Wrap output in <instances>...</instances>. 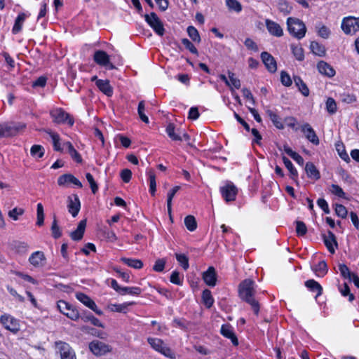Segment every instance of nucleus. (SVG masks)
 Returning <instances> with one entry per match:
<instances>
[{"label":"nucleus","mask_w":359,"mask_h":359,"mask_svg":"<svg viewBox=\"0 0 359 359\" xmlns=\"http://www.w3.org/2000/svg\"><path fill=\"white\" fill-rule=\"evenodd\" d=\"M255 282L250 279H245L239 285L240 297L251 305L254 313L257 315L259 311L258 302L254 299Z\"/></svg>","instance_id":"obj_1"},{"label":"nucleus","mask_w":359,"mask_h":359,"mask_svg":"<svg viewBox=\"0 0 359 359\" xmlns=\"http://www.w3.org/2000/svg\"><path fill=\"white\" fill-rule=\"evenodd\" d=\"M25 128L26 125L23 123H0V138L17 135Z\"/></svg>","instance_id":"obj_2"},{"label":"nucleus","mask_w":359,"mask_h":359,"mask_svg":"<svg viewBox=\"0 0 359 359\" xmlns=\"http://www.w3.org/2000/svg\"><path fill=\"white\" fill-rule=\"evenodd\" d=\"M287 29L290 34L300 39L305 36L306 28L304 23L297 18H288Z\"/></svg>","instance_id":"obj_3"},{"label":"nucleus","mask_w":359,"mask_h":359,"mask_svg":"<svg viewBox=\"0 0 359 359\" xmlns=\"http://www.w3.org/2000/svg\"><path fill=\"white\" fill-rule=\"evenodd\" d=\"M147 341L155 351L171 359L176 358V354L167 346L164 341L158 338L149 337Z\"/></svg>","instance_id":"obj_4"},{"label":"nucleus","mask_w":359,"mask_h":359,"mask_svg":"<svg viewBox=\"0 0 359 359\" xmlns=\"http://www.w3.org/2000/svg\"><path fill=\"white\" fill-rule=\"evenodd\" d=\"M50 116L53 121L56 123H67L73 126L74 120L68 113H66L62 109L57 108L50 111Z\"/></svg>","instance_id":"obj_5"},{"label":"nucleus","mask_w":359,"mask_h":359,"mask_svg":"<svg viewBox=\"0 0 359 359\" xmlns=\"http://www.w3.org/2000/svg\"><path fill=\"white\" fill-rule=\"evenodd\" d=\"M341 29L346 34H354L359 31V18L347 17L344 18Z\"/></svg>","instance_id":"obj_6"},{"label":"nucleus","mask_w":359,"mask_h":359,"mask_svg":"<svg viewBox=\"0 0 359 359\" xmlns=\"http://www.w3.org/2000/svg\"><path fill=\"white\" fill-rule=\"evenodd\" d=\"M144 18L146 22L153 28L157 34L159 36L164 34L165 29L163 25L155 13L146 14Z\"/></svg>","instance_id":"obj_7"},{"label":"nucleus","mask_w":359,"mask_h":359,"mask_svg":"<svg viewBox=\"0 0 359 359\" xmlns=\"http://www.w3.org/2000/svg\"><path fill=\"white\" fill-rule=\"evenodd\" d=\"M59 311L72 320H76L79 318V313L76 309L63 300H60L57 304Z\"/></svg>","instance_id":"obj_8"},{"label":"nucleus","mask_w":359,"mask_h":359,"mask_svg":"<svg viewBox=\"0 0 359 359\" xmlns=\"http://www.w3.org/2000/svg\"><path fill=\"white\" fill-rule=\"evenodd\" d=\"M0 323L5 329L16 333L20 330V323L17 319L11 315L4 314L0 318Z\"/></svg>","instance_id":"obj_9"},{"label":"nucleus","mask_w":359,"mask_h":359,"mask_svg":"<svg viewBox=\"0 0 359 359\" xmlns=\"http://www.w3.org/2000/svg\"><path fill=\"white\" fill-rule=\"evenodd\" d=\"M220 191L225 201L230 202L236 200L238 189L233 183L229 182L225 186L221 187Z\"/></svg>","instance_id":"obj_10"},{"label":"nucleus","mask_w":359,"mask_h":359,"mask_svg":"<svg viewBox=\"0 0 359 359\" xmlns=\"http://www.w3.org/2000/svg\"><path fill=\"white\" fill-rule=\"evenodd\" d=\"M89 348L94 355L97 356L104 355L111 351L109 345L98 340L90 342Z\"/></svg>","instance_id":"obj_11"},{"label":"nucleus","mask_w":359,"mask_h":359,"mask_svg":"<svg viewBox=\"0 0 359 359\" xmlns=\"http://www.w3.org/2000/svg\"><path fill=\"white\" fill-rule=\"evenodd\" d=\"M76 297L84 305L93 310L96 314L99 316H102L103 314L102 311L97 309L95 302L84 293L78 292L76 294Z\"/></svg>","instance_id":"obj_12"},{"label":"nucleus","mask_w":359,"mask_h":359,"mask_svg":"<svg viewBox=\"0 0 359 359\" xmlns=\"http://www.w3.org/2000/svg\"><path fill=\"white\" fill-rule=\"evenodd\" d=\"M56 345L60 351L61 359H76L75 354L68 344L59 341Z\"/></svg>","instance_id":"obj_13"},{"label":"nucleus","mask_w":359,"mask_h":359,"mask_svg":"<svg viewBox=\"0 0 359 359\" xmlns=\"http://www.w3.org/2000/svg\"><path fill=\"white\" fill-rule=\"evenodd\" d=\"M67 208L68 211L74 217L78 215L81 208V203L76 194L68 197Z\"/></svg>","instance_id":"obj_14"},{"label":"nucleus","mask_w":359,"mask_h":359,"mask_svg":"<svg viewBox=\"0 0 359 359\" xmlns=\"http://www.w3.org/2000/svg\"><path fill=\"white\" fill-rule=\"evenodd\" d=\"M261 58L266 69L270 72L273 73L277 70L276 62L271 54L267 52H262Z\"/></svg>","instance_id":"obj_15"},{"label":"nucleus","mask_w":359,"mask_h":359,"mask_svg":"<svg viewBox=\"0 0 359 359\" xmlns=\"http://www.w3.org/2000/svg\"><path fill=\"white\" fill-rule=\"evenodd\" d=\"M301 129L308 140L315 145H318L319 144V139L318 136L309 123H304L302 125Z\"/></svg>","instance_id":"obj_16"},{"label":"nucleus","mask_w":359,"mask_h":359,"mask_svg":"<svg viewBox=\"0 0 359 359\" xmlns=\"http://www.w3.org/2000/svg\"><path fill=\"white\" fill-rule=\"evenodd\" d=\"M68 183H72L79 188L82 187L81 182L72 174H64L60 176L57 179V184L59 186H65Z\"/></svg>","instance_id":"obj_17"},{"label":"nucleus","mask_w":359,"mask_h":359,"mask_svg":"<svg viewBox=\"0 0 359 359\" xmlns=\"http://www.w3.org/2000/svg\"><path fill=\"white\" fill-rule=\"evenodd\" d=\"M203 279L208 285L215 286L217 282L215 269L213 266L208 267V270L203 273Z\"/></svg>","instance_id":"obj_18"},{"label":"nucleus","mask_w":359,"mask_h":359,"mask_svg":"<svg viewBox=\"0 0 359 359\" xmlns=\"http://www.w3.org/2000/svg\"><path fill=\"white\" fill-rule=\"evenodd\" d=\"M265 24L267 30L271 34L277 37L283 36V31L279 24L269 19L265 20Z\"/></svg>","instance_id":"obj_19"},{"label":"nucleus","mask_w":359,"mask_h":359,"mask_svg":"<svg viewBox=\"0 0 359 359\" xmlns=\"http://www.w3.org/2000/svg\"><path fill=\"white\" fill-rule=\"evenodd\" d=\"M323 241L329 252L332 254L334 253V246H337L334 234L332 231H328L327 233L323 236Z\"/></svg>","instance_id":"obj_20"},{"label":"nucleus","mask_w":359,"mask_h":359,"mask_svg":"<svg viewBox=\"0 0 359 359\" xmlns=\"http://www.w3.org/2000/svg\"><path fill=\"white\" fill-rule=\"evenodd\" d=\"M221 334L224 337L230 339L233 345L237 346L238 344V339L234 334L233 327L230 325H223L221 327Z\"/></svg>","instance_id":"obj_21"},{"label":"nucleus","mask_w":359,"mask_h":359,"mask_svg":"<svg viewBox=\"0 0 359 359\" xmlns=\"http://www.w3.org/2000/svg\"><path fill=\"white\" fill-rule=\"evenodd\" d=\"M45 260V255L41 251H36L32 253L29 258L30 264L35 267L43 266Z\"/></svg>","instance_id":"obj_22"},{"label":"nucleus","mask_w":359,"mask_h":359,"mask_svg":"<svg viewBox=\"0 0 359 359\" xmlns=\"http://www.w3.org/2000/svg\"><path fill=\"white\" fill-rule=\"evenodd\" d=\"M318 72L328 77H332L335 75V70L328 63L324 61H320L317 65Z\"/></svg>","instance_id":"obj_23"},{"label":"nucleus","mask_w":359,"mask_h":359,"mask_svg":"<svg viewBox=\"0 0 359 359\" xmlns=\"http://www.w3.org/2000/svg\"><path fill=\"white\" fill-rule=\"evenodd\" d=\"M94 61L99 65L107 67L109 63V56L104 50H97L93 56Z\"/></svg>","instance_id":"obj_24"},{"label":"nucleus","mask_w":359,"mask_h":359,"mask_svg":"<svg viewBox=\"0 0 359 359\" xmlns=\"http://www.w3.org/2000/svg\"><path fill=\"white\" fill-rule=\"evenodd\" d=\"M86 226V221L81 220L76 228V229L70 233V237L74 241H80L84 234L85 228Z\"/></svg>","instance_id":"obj_25"},{"label":"nucleus","mask_w":359,"mask_h":359,"mask_svg":"<svg viewBox=\"0 0 359 359\" xmlns=\"http://www.w3.org/2000/svg\"><path fill=\"white\" fill-rule=\"evenodd\" d=\"M96 85L97 88L106 95L111 96L113 93V88L109 84V81L108 80H97Z\"/></svg>","instance_id":"obj_26"},{"label":"nucleus","mask_w":359,"mask_h":359,"mask_svg":"<svg viewBox=\"0 0 359 359\" xmlns=\"http://www.w3.org/2000/svg\"><path fill=\"white\" fill-rule=\"evenodd\" d=\"M305 171L310 178L318 180L320 177V172L317 170L316 167L311 162H308L305 166Z\"/></svg>","instance_id":"obj_27"},{"label":"nucleus","mask_w":359,"mask_h":359,"mask_svg":"<svg viewBox=\"0 0 359 359\" xmlns=\"http://www.w3.org/2000/svg\"><path fill=\"white\" fill-rule=\"evenodd\" d=\"M27 18V15L25 13H20L15 20L12 32L14 34L19 33L22 30V25Z\"/></svg>","instance_id":"obj_28"},{"label":"nucleus","mask_w":359,"mask_h":359,"mask_svg":"<svg viewBox=\"0 0 359 359\" xmlns=\"http://www.w3.org/2000/svg\"><path fill=\"white\" fill-rule=\"evenodd\" d=\"M305 285L311 291H312L313 292H316V298H317V297L320 296L322 294L323 288L320 286V285L318 282H316V280H314L313 279L309 280L305 282Z\"/></svg>","instance_id":"obj_29"},{"label":"nucleus","mask_w":359,"mask_h":359,"mask_svg":"<svg viewBox=\"0 0 359 359\" xmlns=\"http://www.w3.org/2000/svg\"><path fill=\"white\" fill-rule=\"evenodd\" d=\"M294 82L295 85L298 87L299 91L304 95L308 96L309 95V90L306 85V83L302 81V79L297 76H294Z\"/></svg>","instance_id":"obj_30"},{"label":"nucleus","mask_w":359,"mask_h":359,"mask_svg":"<svg viewBox=\"0 0 359 359\" xmlns=\"http://www.w3.org/2000/svg\"><path fill=\"white\" fill-rule=\"evenodd\" d=\"M310 48L315 55L322 57L325 54V48L316 41H312Z\"/></svg>","instance_id":"obj_31"},{"label":"nucleus","mask_w":359,"mask_h":359,"mask_svg":"<svg viewBox=\"0 0 359 359\" xmlns=\"http://www.w3.org/2000/svg\"><path fill=\"white\" fill-rule=\"evenodd\" d=\"M266 114L277 128L283 129L284 128L281 118L275 112L271 110H267Z\"/></svg>","instance_id":"obj_32"},{"label":"nucleus","mask_w":359,"mask_h":359,"mask_svg":"<svg viewBox=\"0 0 359 359\" xmlns=\"http://www.w3.org/2000/svg\"><path fill=\"white\" fill-rule=\"evenodd\" d=\"M121 260L128 266L134 269H141L143 266L142 262L140 259L122 257Z\"/></svg>","instance_id":"obj_33"},{"label":"nucleus","mask_w":359,"mask_h":359,"mask_svg":"<svg viewBox=\"0 0 359 359\" xmlns=\"http://www.w3.org/2000/svg\"><path fill=\"white\" fill-rule=\"evenodd\" d=\"M142 292V289L138 287H123L119 294L121 295H139Z\"/></svg>","instance_id":"obj_34"},{"label":"nucleus","mask_w":359,"mask_h":359,"mask_svg":"<svg viewBox=\"0 0 359 359\" xmlns=\"http://www.w3.org/2000/svg\"><path fill=\"white\" fill-rule=\"evenodd\" d=\"M180 189V186H175L173 189H172L168 193V198H167V208H168V212L170 216L171 217V212H172V200L173 197L175 196V194Z\"/></svg>","instance_id":"obj_35"},{"label":"nucleus","mask_w":359,"mask_h":359,"mask_svg":"<svg viewBox=\"0 0 359 359\" xmlns=\"http://www.w3.org/2000/svg\"><path fill=\"white\" fill-rule=\"evenodd\" d=\"M202 299H203V304L208 308H210L214 303V299L212 296L211 292L208 289H205V290H203V294H202Z\"/></svg>","instance_id":"obj_36"},{"label":"nucleus","mask_w":359,"mask_h":359,"mask_svg":"<svg viewBox=\"0 0 359 359\" xmlns=\"http://www.w3.org/2000/svg\"><path fill=\"white\" fill-rule=\"evenodd\" d=\"M134 304V302L124 303L121 304H110L109 309L114 312H123L126 313L128 307Z\"/></svg>","instance_id":"obj_37"},{"label":"nucleus","mask_w":359,"mask_h":359,"mask_svg":"<svg viewBox=\"0 0 359 359\" xmlns=\"http://www.w3.org/2000/svg\"><path fill=\"white\" fill-rule=\"evenodd\" d=\"M313 270L318 276H323L327 272V264L325 262L321 261L313 268Z\"/></svg>","instance_id":"obj_38"},{"label":"nucleus","mask_w":359,"mask_h":359,"mask_svg":"<svg viewBox=\"0 0 359 359\" xmlns=\"http://www.w3.org/2000/svg\"><path fill=\"white\" fill-rule=\"evenodd\" d=\"M184 224L190 231H194L197 228L196 220L192 215H188L184 218Z\"/></svg>","instance_id":"obj_39"},{"label":"nucleus","mask_w":359,"mask_h":359,"mask_svg":"<svg viewBox=\"0 0 359 359\" xmlns=\"http://www.w3.org/2000/svg\"><path fill=\"white\" fill-rule=\"evenodd\" d=\"M166 133L168 135L172 140L175 141H181L182 140V137L176 134L175 133V126L172 123H169L166 128Z\"/></svg>","instance_id":"obj_40"},{"label":"nucleus","mask_w":359,"mask_h":359,"mask_svg":"<svg viewBox=\"0 0 359 359\" xmlns=\"http://www.w3.org/2000/svg\"><path fill=\"white\" fill-rule=\"evenodd\" d=\"M30 153L34 157L41 158L44 155V149L41 145L34 144L32 147Z\"/></svg>","instance_id":"obj_41"},{"label":"nucleus","mask_w":359,"mask_h":359,"mask_svg":"<svg viewBox=\"0 0 359 359\" xmlns=\"http://www.w3.org/2000/svg\"><path fill=\"white\" fill-rule=\"evenodd\" d=\"M187 34L194 41L199 43L201 41V37L198 30L193 26H189L187 27Z\"/></svg>","instance_id":"obj_42"},{"label":"nucleus","mask_w":359,"mask_h":359,"mask_svg":"<svg viewBox=\"0 0 359 359\" xmlns=\"http://www.w3.org/2000/svg\"><path fill=\"white\" fill-rule=\"evenodd\" d=\"M176 259L177 262L180 263V264L182 266V267L184 270H187L189 269V258L187 255L184 254H175Z\"/></svg>","instance_id":"obj_43"},{"label":"nucleus","mask_w":359,"mask_h":359,"mask_svg":"<svg viewBox=\"0 0 359 359\" xmlns=\"http://www.w3.org/2000/svg\"><path fill=\"white\" fill-rule=\"evenodd\" d=\"M283 161L285 165V167L287 168V170L290 171V175H292V178L297 177L298 175L297 170L293 166V164L292 162L285 156H283Z\"/></svg>","instance_id":"obj_44"},{"label":"nucleus","mask_w":359,"mask_h":359,"mask_svg":"<svg viewBox=\"0 0 359 359\" xmlns=\"http://www.w3.org/2000/svg\"><path fill=\"white\" fill-rule=\"evenodd\" d=\"M52 236L55 238H58L62 236V231L57 224V220L55 217H53V221L51 226Z\"/></svg>","instance_id":"obj_45"},{"label":"nucleus","mask_w":359,"mask_h":359,"mask_svg":"<svg viewBox=\"0 0 359 359\" xmlns=\"http://www.w3.org/2000/svg\"><path fill=\"white\" fill-rule=\"evenodd\" d=\"M145 104L144 101H140L138 104L137 112L140 119L145 123H149V118L144 114Z\"/></svg>","instance_id":"obj_46"},{"label":"nucleus","mask_w":359,"mask_h":359,"mask_svg":"<svg viewBox=\"0 0 359 359\" xmlns=\"http://www.w3.org/2000/svg\"><path fill=\"white\" fill-rule=\"evenodd\" d=\"M339 291L342 296H348V301L352 302L354 299V295L351 293L349 287L347 283H344L343 285L339 287Z\"/></svg>","instance_id":"obj_47"},{"label":"nucleus","mask_w":359,"mask_h":359,"mask_svg":"<svg viewBox=\"0 0 359 359\" xmlns=\"http://www.w3.org/2000/svg\"><path fill=\"white\" fill-rule=\"evenodd\" d=\"M81 318H82V320L84 322L90 321V323L93 325L97 326V327H103V325L100 321V320L97 319V318H95V316H93V315H88V316H86L84 317H82Z\"/></svg>","instance_id":"obj_48"},{"label":"nucleus","mask_w":359,"mask_h":359,"mask_svg":"<svg viewBox=\"0 0 359 359\" xmlns=\"http://www.w3.org/2000/svg\"><path fill=\"white\" fill-rule=\"evenodd\" d=\"M226 6L231 10L240 12L242 9L241 4L236 0H226Z\"/></svg>","instance_id":"obj_49"},{"label":"nucleus","mask_w":359,"mask_h":359,"mask_svg":"<svg viewBox=\"0 0 359 359\" xmlns=\"http://www.w3.org/2000/svg\"><path fill=\"white\" fill-rule=\"evenodd\" d=\"M296 231L298 236H304L307 232L306 224L302 221L296 222Z\"/></svg>","instance_id":"obj_50"},{"label":"nucleus","mask_w":359,"mask_h":359,"mask_svg":"<svg viewBox=\"0 0 359 359\" xmlns=\"http://www.w3.org/2000/svg\"><path fill=\"white\" fill-rule=\"evenodd\" d=\"M24 210L20 208H15L8 212V216L13 220H18V216L23 215Z\"/></svg>","instance_id":"obj_51"},{"label":"nucleus","mask_w":359,"mask_h":359,"mask_svg":"<svg viewBox=\"0 0 359 359\" xmlns=\"http://www.w3.org/2000/svg\"><path fill=\"white\" fill-rule=\"evenodd\" d=\"M182 43L188 49L191 53L198 55V50L194 44L187 39H182Z\"/></svg>","instance_id":"obj_52"},{"label":"nucleus","mask_w":359,"mask_h":359,"mask_svg":"<svg viewBox=\"0 0 359 359\" xmlns=\"http://www.w3.org/2000/svg\"><path fill=\"white\" fill-rule=\"evenodd\" d=\"M326 109L330 114H334L337 111V104L334 99L330 97L326 102Z\"/></svg>","instance_id":"obj_53"},{"label":"nucleus","mask_w":359,"mask_h":359,"mask_svg":"<svg viewBox=\"0 0 359 359\" xmlns=\"http://www.w3.org/2000/svg\"><path fill=\"white\" fill-rule=\"evenodd\" d=\"M278 9L284 14H288L290 13L292 8L285 1L280 0L278 1Z\"/></svg>","instance_id":"obj_54"},{"label":"nucleus","mask_w":359,"mask_h":359,"mask_svg":"<svg viewBox=\"0 0 359 359\" xmlns=\"http://www.w3.org/2000/svg\"><path fill=\"white\" fill-rule=\"evenodd\" d=\"M339 269L341 276L345 278H351L353 273H351L348 266L344 264H340L339 265Z\"/></svg>","instance_id":"obj_55"},{"label":"nucleus","mask_w":359,"mask_h":359,"mask_svg":"<svg viewBox=\"0 0 359 359\" xmlns=\"http://www.w3.org/2000/svg\"><path fill=\"white\" fill-rule=\"evenodd\" d=\"M280 81L282 84L285 86H290L292 83L290 75L284 71L281 72L280 73Z\"/></svg>","instance_id":"obj_56"},{"label":"nucleus","mask_w":359,"mask_h":359,"mask_svg":"<svg viewBox=\"0 0 359 359\" xmlns=\"http://www.w3.org/2000/svg\"><path fill=\"white\" fill-rule=\"evenodd\" d=\"M170 280L171 283L177 285H182V279L180 278V273L177 271H175L172 273L170 276Z\"/></svg>","instance_id":"obj_57"},{"label":"nucleus","mask_w":359,"mask_h":359,"mask_svg":"<svg viewBox=\"0 0 359 359\" xmlns=\"http://www.w3.org/2000/svg\"><path fill=\"white\" fill-rule=\"evenodd\" d=\"M86 180H88V182L90 184L92 192L93 194H95L97 192V189H98V187H97L96 182H95L93 175L90 173L88 172V173H86Z\"/></svg>","instance_id":"obj_58"},{"label":"nucleus","mask_w":359,"mask_h":359,"mask_svg":"<svg viewBox=\"0 0 359 359\" xmlns=\"http://www.w3.org/2000/svg\"><path fill=\"white\" fill-rule=\"evenodd\" d=\"M336 149L338 151L339 155L343 160H344L347 162L350 161L349 156H348V154L346 152V151L344 150V147L342 144H337Z\"/></svg>","instance_id":"obj_59"},{"label":"nucleus","mask_w":359,"mask_h":359,"mask_svg":"<svg viewBox=\"0 0 359 359\" xmlns=\"http://www.w3.org/2000/svg\"><path fill=\"white\" fill-rule=\"evenodd\" d=\"M156 188V182L155 175L150 172H149V191L152 195H154Z\"/></svg>","instance_id":"obj_60"},{"label":"nucleus","mask_w":359,"mask_h":359,"mask_svg":"<svg viewBox=\"0 0 359 359\" xmlns=\"http://www.w3.org/2000/svg\"><path fill=\"white\" fill-rule=\"evenodd\" d=\"M330 191L333 194H334L339 197L345 198V193L344 192L342 189L337 184H332L331 186Z\"/></svg>","instance_id":"obj_61"},{"label":"nucleus","mask_w":359,"mask_h":359,"mask_svg":"<svg viewBox=\"0 0 359 359\" xmlns=\"http://www.w3.org/2000/svg\"><path fill=\"white\" fill-rule=\"evenodd\" d=\"M336 214L341 218H345L347 215V210L343 205L337 204L335 207Z\"/></svg>","instance_id":"obj_62"},{"label":"nucleus","mask_w":359,"mask_h":359,"mask_svg":"<svg viewBox=\"0 0 359 359\" xmlns=\"http://www.w3.org/2000/svg\"><path fill=\"white\" fill-rule=\"evenodd\" d=\"M166 261L164 259H158L156 261L155 264L153 266V269L157 272H161L163 271Z\"/></svg>","instance_id":"obj_63"},{"label":"nucleus","mask_w":359,"mask_h":359,"mask_svg":"<svg viewBox=\"0 0 359 359\" xmlns=\"http://www.w3.org/2000/svg\"><path fill=\"white\" fill-rule=\"evenodd\" d=\"M292 53L297 60L301 61L304 60V55L303 49L301 47L295 46L292 47Z\"/></svg>","instance_id":"obj_64"}]
</instances>
